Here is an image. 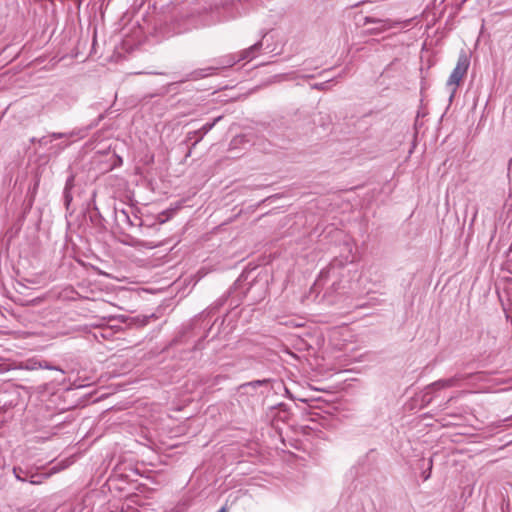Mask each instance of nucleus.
Segmentation results:
<instances>
[{
    "instance_id": "obj_1",
    "label": "nucleus",
    "mask_w": 512,
    "mask_h": 512,
    "mask_svg": "<svg viewBox=\"0 0 512 512\" xmlns=\"http://www.w3.org/2000/svg\"><path fill=\"white\" fill-rule=\"evenodd\" d=\"M470 61L466 53L462 52L457 60L456 66L453 69L452 73L450 74L447 82H446V88L449 90V100L452 101V99L455 96V93L457 91L458 86L462 82L463 78L467 74V70L469 68Z\"/></svg>"
},
{
    "instance_id": "obj_7",
    "label": "nucleus",
    "mask_w": 512,
    "mask_h": 512,
    "mask_svg": "<svg viewBox=\"0 0 512 512\" xmlns=\"http://www.w3.org/2000/svg\"><path fill=\"white\" fill-rule=\"evenodd\" d=\"M222 117L219 116L213 120L211 123L204 124L199 130L195 131V134H199V138L196 140L195 144L200 141L205 134H207L214 126L215 124L221 119Z\"/></svg>"
},
{
    "instance_id": "obj_13",
    "label": "nucleus",
    "mask_w": 512,
    "mask_h": 512,
    "mask_svg": "<svg viewBox=\"0 0 512 512\" xmlns=\"http://www.w3.org/2000/svg\"><path fill=\"white\" fill-rule=\"evenodd\" d=\"M264 382H265V381L257 380V381L252 382L251 384H252L253 386H258V385H261V384H262V383H264Z\"/></svg>"
},
{
    "instance_id": "obj_2",
    "label": "nucleus",
    "mask_w": 512,
    "mask_h": 512,
    "mask_svg": "<svg viewBox=\"0 0 512 512\" xmlns=\"http://www.w3.org/2000/svg\"><path fill=\"white\" fill-rule=\"evenodd\" d=\"M409 23H410V20L396 21V20H391V19H378V18L370 17V16H366L364 18V25H367V24H379L380 25L379 27H377L373 30L374 33H381L386 30H389L391 28H395L401 24H403L404 26H407V25H409Z\"/></svg>"
},
{
    "instance_id": "obj_17",
    "label": "nucleus",
    "mask_w": 512,
    "mask_h": 512,
    "mask_svg": "<svg viewBox=\"0 0 512 512\" xmlns=\"http://www.w3.org/2000/svg\"><path fill=\"white\" fill-rule=\"evenodd\" d=\"M430 477V474L425 473L424 479L427 480Z\"/></svg>"
},
{
    "instance_id": "obj_19",
    "label": "nucleus",
    "mask_w": 512,
    "mask_h": 512,
    "mask_svg": "<svg viewBox=\"0 0 512 512\" xmlns=\"http://www.w3.org/2000/svg\"><path fill=\"white\" fill-rule=\"evenodd\" d=\"M476 217H477V211H475V213H474V215H473V219H472V221H474Z\"/></svg>"
},
{
    "instance_id": "obj_3",
    "label": "nucleus",
    "mask_w": 512,
    "mask_h": 512,
    "mask_svg": "<svg viewBox=\"0 0 512 512\" xmlns=\"http://www.w3.org/2000/svg\"><path fill=\"white\" fill-rule=\"evenodd\" d=\"M466 378H467V376H465V375L457 374L448 379H440L438 381H435L432 384L428 385L426 387V389L436 391V390L456 387V386H459L460 382L465 380Z\"/></svg>"
},
{
    "instance_id": "obj_18",
    "label": "nucleus",
    "mask_w": 512,
    "mask_h": 512,
    "mask_svg": "<svg viewBox=\"0 0 512 512\" xmlns=\"http://www.w3.org/2000/svg\"><path fill=\"white\" fill-rule=\"evenodd\" d=\"M430 477V474L425 473L424 479L427 480Z\"/></svg>"
},
{
    "instance_id": "obj_4",
    "label": "nucleus",
    "mask_w": 512,
    "mask_h": 512,
    "mask_svg": "<svg viewBox=\"0 0 512 512\" xmlns=\"http://www.w3.org/2000/svg\"><path fill=\"white\" fill-rule=\"evenodd\" d=\"M262 42L259 41L255 44H253L252 46H250L249 48L247 49H244L243 51L240 52L239 54V59L238 60H252L256 57L257 53L261 50L262 48Z\"/></svg>"
},
{
    "instance_id": "obj_12",
    "label": "nucleus",
    "mask_w": 512,
    "mask_h": 512,
    "mask_svg": "<svg viewBox=\"0 0 512 512\" xmlns=\"http://www.w3.org/2000/svg\"><path fill=\"white\" fill-rule=\"evenodd\" d=\"M326 274L330 275V274H335V268L334 267H330L328 269V271L326 272Z\"/></svg>"
},
{
    "instance_id": "obj_6",
    "label": "nucleus",
    "mask_w": 512,
    "mask_h": 512,
    "mask_svg": "<svg viewBox=\"0 0 512 512\" xmlns=\"http://www.w3.org/2000/svg\"><path fill=\"white\" fill-rule=\"evenodd\" d=\"M213 70H214L213 67L195 70L188 75L187 80H197L200 78H204V77L210 75Z\"/></svg>"
},
{
    "instance_id": "obj_16",
    "label": "nucleus",
    "mask_w": 512,
    "mask_h": 512,
    "mask_svg": "<svg viewBox=\"0 0 512 512\" xmlns=\"http://www.w3.org/2000/svg\"><path fill=\"white\" fill-rule=\"evenodd\" d=\"M67 146H68V144L63 145V146H60V145H59L58 147H59V149H61V150H62V149H65Z\"/></svg>"
},
{
    "instance_id": "obj_8",
    "label": "nucleus",
    "mask_w": 512,
    "mask_h": 512,
    "mask_svg": "<svg viewBox=\"0 0 512 512\" xmlns=\"http://www.w3.org/2000/svg\"><path fill=\"white\" fill-rule=\"evenodd\" d=\"M74 133H51L53 140L72 137Z\"/></svg>"
},
{
    "instance_id": "obj_10",
    "label": "nucleus",
    "mask_w": 512,
    "mask_h": 512,
    "mask_svg": "<svg viewBox=\"0 0 512 512\" xmlns=\"http://www.w3.org/2000/svg\"><path fill=\"white\" fill-rule=\"evenodd\" d=\"M20 472H22V470L20 468H16V467L13 468V473H14L16 479L24 482L25 479L20 476Z\"/></svg>"
},
{
    "instance_id": "obj_11",
    "label": "nucleus",
    "mask_w": 512,
    "mask_h": 512,
    "mask_svg": "<svg viewBox=\"0 0 512 512\" xmlns=\"http://www.w3.org/2000/svg\"><path fill=\"white\" fill-rule=\"evenodd\" d=\"M325 84H326V83L315 84V85H314V88H316V89H324Z\"/></svg>"
},
{
    "instance_id": "obj_14",
    "label": "nucleus",
    "mask_w": 512,
    "mask_h": 512,
    "mask_svg": "<svg viewBox=\"0 0 512 512\" xmlns=\"http://www.w3.org/2000/svg\"><path fill=\"white\" fill-rule=\"evenodd\" d=\"M332 288H333V289H335V290L340 289L339 284H337V283H335V282H334V283H332Z\"/></svg>"
},
{
    "instance_id": "obj_15",
    "label": "nucleus",
    "mask_w": 512,
    "mask_h": 512,
    "mask_svg": "<svg viewBox=\"0 0 512 512\" xmlns=\"http://www.w3.org/2000/svg\"><path fill=\"white\" fill-rule=\"evenodd\" d=\"M218 512H228L225 506L221 507Z\"/></svg>"
},
{
    "instance_id": "obj_9",
    "label": "nucleus",
    "mask_w": 512,
    "mask_h": 512,
    "mask_svg": "<svg viewBox=\"0 0 512 512\" xmlns=\"http://www.w3.org/2000/svg\"><path fill=\"white\" fill-rule=\"evenodd\" d=\"M54 140L53 138L51 137V134L49 135H46V136H43L42 138L39 139V144L42 145V146H46L50 143H52Z\"/></svg>"
},
{
    "instance_id": "obj_5",
    "label": "nucleus",
    "mask_w": 512,
    "mask_h": 512,
    "mask_svg": "<svg viewBox=\"0 0 512 512\" xmlns=\"http://www.w3.org/2000/svg\"><path fill=\"white\" fill-rule=\"evenodd\" d=\"M74 175L71 174L67 180H66V183H65V187H64V191H63V197H64V204L66 206V209H69V206L72 202V189L74 187Z\"/></svg>"
}]
</instances>
